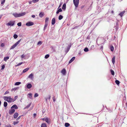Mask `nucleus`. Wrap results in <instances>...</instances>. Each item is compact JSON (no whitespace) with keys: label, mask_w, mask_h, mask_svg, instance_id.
<instances>
[{"label":"nucleus","mask_w":127,"mask_h":127,"mask_svg":"<svg viewBox=\"0 0 127 127\" xmlns=\"http://www.w3.org/2000/svg\"><path fill=\"white\" fill-rule=\"evenodd\" d=\"M26 14V13L24 12L18 14L16 13L13 14V15L15 17H19L24 16Z\"/></svg>","instance_id":"1"},{"label":"nucleus","mask_w":127,"mask_h":127,"mask_svg":"<svg viewBox=\"0 0 127 127\" xmlns=\"http://www.w3.org/2000/svg\"><path fill=\"white\" fill-rule=\"evenodd\" d=\"M21 56L22 59H26L28 58L29 57V56L28 54H27L25 55H21Z\"/></svg>","instance_id":"2"},{"label":"nucleus","mask_w":127,"mask_h":127,"mask_svg":"<svg viewBox=\"0 0 127 127\" xmlns=\"http://www.w3.org/2000/svg\"><path fill=\"white\" fill-rule=\"evenodd\" d=\"M20 40H19L14 44L10 48V49H13L15 48V47L19 43Z\"/></svg>","instance_id":"3"},{"label":"nucleus","mask_w":127,"mask_h":127,"mask_svg":"<svg viewBox=\"0 0 127 127\" xmlns=\"http://www.w3.org/2000/svg\"><path fill=\"white\" fill-rule=\"evenodd\" d=\"M79 2V0H76L75 1H73V3L74 4L75 7L77 8L78 6Z\"/></svg>","instance_id":"4"},{"label":"nucleus","mask_w":127,"mask_h":127,"mask_svg":"<svg viewBox=\"0 0 127 127\" xmlns=\"http://www.w3.org/2000/svg\"><path fill=\"white\" fill-rule=\"evenodd\" d=\"M15 23L14 21H10L7 23L6 24V25L8 26H13Z\"/></svg>","instance_id":"5"},{"label":"nucleus","mask_w":127,"mask_h":127,"mask_svg":"<svg viewBox=\"0 0 127 127\" xmlns=\"http://www.w3.org/2000/svg\"><path fill=\"white\" fill-rule=\"evenodd\" d=\"M15 111L14 109H12L9 110V113L10 115L12 114Z\"/></svg>","instance_id":"6"},{"label":"nucleus","mask_w":127,"mask_h":127,"mask_svg":"<svg viewBox=\"0 0 127 127\" xmlns=\"http://www.w3.org/2000/svg\"><path fill=\"white\" fill-rule=\"evenodd\" d=\"M8 100H7V101L9 102H14L13 100V98H11L10 96H8Z\"/></svg>","instance_id":"7"},{"label":"nucleus","mask_w":127,"mask_h":127,"mask_svg":"<svg viewBox=\"0 0 127 127\" xmlns=\"http://www.w3.org/2000/svg\"><path fill=\"white\" fill-rule=\"evenodd\" d=\"M33 23L31 22H29L27 23L26 24V25L27 26H32L33 25Z\"/></svg>","instance_id":"8"},{"label":"nucleus","mask_w":127,"mask_h":127,"mask_svg":"<svg viewBox=\"0 0 127 127\" xmlns=\"http://www.w3.org/2000/svg\"><path fill=\"white\" fill-rule=\"evenodd\" d=\"M26 85L27 88L29 89H30L32 87V84L30 83H28L26 84Z\"/></svg>","instance_id":"9"},{"label":"nucleus","mask_w":127,"mask_h":127,"mask_svg":"<svg viewBox=\"0 0 127 127\" xmlns=\"http://www.w3.org/2000/svg\"><path fill=\"white\" fill-rule=\"evenodd\" d=\"M14 108L15 109H17L18 108V107L17 106V105L16 104H14L11 107V109H13V108Z\"/></svg>","instance_id":"10"},{"label":"nucleus","mask_w":127,"mask_h":127,"mask_svg":"<svg viewBox=\"0 0 127 127\" xmlns=\"http://www.w3.org/2000/svg\"><path fill=\"white\" fill-rule=\"evenodd\" d=\"M66 72V71L65 69H63L61 72L64 75H65Z\"/></svg>","instance_id":"11"},{"label":"nucleus","mask_w":127,"mask_h":127,"mask_svg":"<svg viewBox=\"0 0 127 127\" xmlns=\"http://www.w3.org/2000/svg\"><path fill=\"white\" fill-rule=\"evenodd\" d=\"M75 57H73L69 62V63L70 64L72 63L75 59Z\"/></svg>","instance_id":"12"},{"label":"nucleus","mask_w":127,"mask_h":127,"mask_svg":"<svg viewBox=\"0 0 127 127\" xmlns=\"http://www.w3.org/2000/svg\"><path fill=\"white\" fill-rule=\"evenodd\" d=\"M55 23V18L52 19V25H54Z\"/></svg>","instance_id":"13"},{"label":"nucleus","mask_w":127,"mask_h":127,"mask_svg":"<svg viewBox=\"0 0 127 127\" xmlns=\"http://www.w3.org/2000/svg\"><path fill=\"white\" fill-rule=\"evenodd\" d=\"M125 12V11H122L121 13H120L119 14V15H120L121 17H122V16H123V15L124 14V13Z\"/></svg>","instance_id":"14"},{"label":"nucleus","mask_w":127,"mask_h":127,"mask_svg":"<svg viewBox=\"0 0 127 127\" xmlns=\"http://www.w3.org/2000/svg\"><path fill=\"white\" fill-rule=\"evenodd\" d=\"M33 75L32 73H31L29 76L28 78H30L31 79H33Z\"/></svg>","instance_id":"15"},{"label":"nucleus","mask_w":127,"mask_h":127,"mask_svg":"<svg viewBox=\"0 0 127 127\" xmlns=\"http://www.w3.org/2000/svg\"><path fill=\"white\" fill-rule=\"evenodd\" d=\"M58 10H57V11L56 12V14H59L60 12H61L62 11V9L61 8H58Z\"/></svg>","instance_id":"16"},{"label":"nucleus","mask_w":127,"mask_h":127,"mask_svg":"<svg viewBox=\"0 0 127 127\" xmlns=\"http://www.w3.org/2000/svg\"><path fill=\"white\" fill-rule=\"evenodd\" d=\"M44 15V13L43 12H41L39 14V16L41 18L43 17Z\"/></svg>","instance_id":"17"},{"label":"nucleus","mask_w":127,"mask_h":127,"mask_svg":"<svg viewBox=\"0 0 127 127\" xmlns=\"http://www.w3.org/2000/svg\"><path fill=\"white\" fill-rule=\"evenodd\" d=\"M66 8V5L65 3H64L62 7V9L64 10H65Z\"/></svg>","instance_id":"18"},{"label":"nucleus","mask_w":127,"mask_h":127,"mask_svg":"<svg viewBox=\"0 0 127 127\" xmlns=\"http://www.w3.org/2000/svg\"><path fill=\"white\" fill-rule=\"evenodd\" d=\"M18 115V114L17 113H15L14 114V118H16Z\"/></svg>","instance_id":"19"},{"label":"nucleus","mask_w":127,"mask_h":127,"mask_svg":"<svg viewBox=\"0 0 127 127\" xmlns=\"http://www.w3.org/2000/svg\"><path fill=\"white\" fill-rule=\"evenodd\" d=\"M112 62L113 64H114L115 63V57L114 56L112 59Z\"/></svg>","instance_id":"20"},{"label":"nucleus","mask_w":127,"mask_h":127,"mask_svg":"<svg viewBox=\"0 0 127 127\" xmlns=\"http://www.w3.org/2000/svg\"><path fill=\"white\" fill-rule=\"evenodd\" d=\"M29 69V68H27L24 69L23 72V73L26 72V71H27Z\"/></svg>","instance_id":"21"},{"label":"nucleus","mask_w":127,"mask_h":127,"mask_svg":"<svg viewBox=\"0 0 127 127\" xmlns=\"http://www.w3.org/2000/svg\"><path fill=\"white\" fill-rule=\"evenodd\" d=\"M41 127H47L46 124L45 123L42 124L41 125Z\"/></svg>","instance_id":"22"},{"label":"nucleus","mask_w":127,"mask_h":127,"mask_svg":"<svg viewBox=\"0 0 127 127\" xmlns=\"http://www.w3.org/2000/svg\"><path fill=\"white\" fill-rule=\"evenodd\" d=\"M8 96H4L3 97V98L6 101H7V100H8Z\"/></svg>","instance_id":"23"},{"label":"nucleus","mask_w":127,"mask_h":127,"mask_svg":"<svg viewBox=\"0 0 127 127\" xmlns=\"http://www.w3.org/2000/svg\"><path fill=\"white\" fill-rule=\"evenodd\" d=\"M70 126V124L67 123H66L65 124V126L66 127H67Z\"/></svg>","instance_id":"24"},{"label":"nucleus","mask_w":127,"mask_h":127,"mask_svg":"<svg viewBox=\"0 0 127 127\" xmlns=\"http://www.w3.org/2000/svg\"><path fill=\"white\" fill-rule=\"evenodd\" d=\"M31 103H30L28 105H27V106L24 108V109H26L27 108H28L30 107V106L31 105Z\"/></svg>","instance_id":"25"},{"label":"nucleus","mask_w":127,"mask_h":127,"mask_svg":"<svg viewBox=\"0 0 127 127\" xmlns=\"http://www.w3.org/2000/svg\"><path fill=\"white\" fill-rule=\"evenodd\" d=\"M9 59V57L7 56L6 57H5L4 58V60L5 61H6Z\"/></svg>","instance_id":"26"},{"label":"nucleus","mask_w":127,"mask_h":127,"mask_svg":"<svg viewBox=\"0 0 127 127\" xmlns=\"http://www.w3.org/2000/svg\"><path fill=\"white\" fill-rule=\"evenodd\" d=\"M7 105V102L4 101V106L5 107H6Z\"/></svg>","instance_id":"27"},{"label":"nucleus","mask_w":127,"mask_h":127,"mask_svg":"<svg viewBox=\"0 0 127 127\" xmlns=\"http://www.w3.org/2000/svg\"><path fill=\"white\" fill-rule=\"evenodd\" d=\"M43 120L45 121L46 122L48 123L49 121L48 119L47 118H46L45 119H43Z\"/></svg>","instance_id":"28"},{"label":"nucleus","mask_w":127,"mask_h":127,"mask_svg":"<svg viewBox=\"0 0 127 127\" xmlns=\"http://www.w3.org/2000/svg\"><path fill=\"white\" fill-rule=\"evenodd\" d=\"M89 51V50L87 47L85 48L84 49V51L85 52H88Z\"/></svg>","instance_id":"29"},{"label":"nucleus","mask_w":127,"mask_h":127,"mask_svg":"<svg viewBox=\"0 0 127 127\" xmlns=\"http://www.w3.org/2000/svg\"><path fill=\"white\" fill-rule=\"evenodd\" d=\"M21 84V82H17L15 84V85H18Z\"/></svg>","instance_id":"30"},{"label":"nucleus","mask_w":127,"mask_h":127,"mask_svg":"<svg viewBox=\"0 0 127 127\" xmlns=\"http://www.w3.org/2000/svg\"><path fill=\"white\" fill-rule=\"evenodd\" d=\"M110 50L112 51H114V47L112 46H111L110 47Z\"/></svg>","instance_id":"31"},{"label":"nucleus","mask_w":127,"mask_h":127,"mask_svg":"<svg viewBox=\"0 0 127 127\" xmlns=\"http://www.w3.org/2000/svg\"><path fill=\"white\" fill-rule=\"evenodd\" d=\"M111 72V74L113 75H114L115 73L114 71L112 70H110Z\"/></svg>","instance_id":"32"},{"label":"nucleus","mask_w":127,"mask_h":127,"mask_svg":"<svg viewBox=\"0 0 127 127\" xmlns=\"http://www.w3.org/2000/svg\"><path fill=\"white\" fill-rule=\"evenodd\" d=\"M63 18V16L62 15H60L59 16V20H61Z\"/></svg>","instance_id":"33"},{"label":"nucleus","mask_w":127,"mask_h":127,"mask_svg":"<svg viewBox=\"0 0 127 127\" xmlns=\"http://www.w3.org/2000/svg\"><path fill=\"white\" fill-rule=\"evenodd\" d=\"M48 25V23H45V25H44V30L45 29V28L47 27Z\"/></svg>","instance_id":"34"},{"label":"nucleus","mask_w":127,"mask_h":127,"mask_svg":"<svg viewBox=\"0 0 127 127\" xmlns=\"http://www.w3.org/2000/svg\"><path fill=\"white\" fill-rule=\"evenodd\" d=\"M49 19L48 18H46L45 19V23H47L48 22Z\"/></svg>","instance_id":"35"},{"label":"nucleus","mask_w":127,"mask_h":127,"mask_svg":"<svg viewBox=\"0 0 127 127\" xmlns=\"http://www.w3.org/2000/svg\"><path fill=\"white\" fill-rule=\"evenodd\" d=\"M115 83L116 84H117V85H118L120 83V82L118 80H116L115 81Z\"/></svg>","instance_id":"36"},{"label":"nucleus","mask_w":127,"mask_h":127,"mask_svg":"<svg viewBox=\"0 0 127 127\" xmlns=\"http://www.w3.org/2000/svg\"><path fill=\"white\" fill-rule=\"evenodd\" d=\"M5 1V0H1V4L2 5H3L4 4V3Z\"/></svg>","instance_id":"37"},{"label":"nucleus","mask_w":127,"mask_h":127,"mask_svg":"<svg viewBox=\"0 0 127 127\" xmlns=\"http://www.w3.org/2000/svg\"><path fill=\"white\" fill-rule=\"evenodd\" d=\"M39 0H33L32 2L33 3H35L38 2Z\"/></svg>","instance_id":"38"},{"label":"nucleus","mask_w":127,"mask_h":127,"mask_svg":"<svg viewBox=\"0 0 127 127\" xmlns=\"http://www.w3.org/2000/svg\"><path fill=\"white\" fill-rule=\"evenodd\" d=\"M19 123L18 121H17L16 122H14L13 123V124L14 125H15L17 124H18Z\"/></svg>","instance_id":"39"},{"label":"nucleus","mask_w":127,"mask_h":127,"mask_svg":"<svg viewBox=\"0 0 127 127\" xmlns=\"http://www.w3.org/2000/svg\"><path fill=\"white\" fill-rule=\"evenodd\" d=\"M42 44V42L41 41H40L38 42V43H37V45H40L41 44Z\"/></svg>","instance_id":"40"},{"label":"nucleus","mask_w":127,"mask_h":127,"mask_svg":"<svg viewBox=\"0 0 127 127\" xmlns=\"http://www.w3.org/2000/svg\"><path fill=\"white\" fill-rule=\"evenodd\" d=\"M23 63V62L20 63H19L18 64H17L15 66H19L21 65Z\"/></svg>","instance_id":"41"},{"label":"nucleus","mask_w":127,"mask_h":127,"mask_svg":"<svg viewBox=\"0 0 127 127\" xmlns=\"http://www.w3.org/2000/svg\"><path fill=\"white\" fill-rule=\"evenodd\" d=\"M19 88H15L14 89H13L12 90V91H15Z\"/></svg>","instance_id":"42"},{"label":"nucleus","mask_w":127,"mask_h":127,"mask_svg":"<svg viewBox=\"0 0 127 127\" xmlns=\"http://www.w3.org/2000/svg\"><path fill=\"white\" fill-rule=\"evenodd\" d=\"M49 55L47 54L45 56V58L46 59H47L49 57Z\"/></svg>","instance_id":"43"},{"label":"nucleus","mask_w":127,"mask_h":127,"mask_svg":"<svg viewBox=\"0 0 127 127\" xmlns=\"http://www.w3.org/2000/svg\"><path fill=\"white\" fill-rule=\"evenodd\" d=\"M28 95H29V98H31L32 97V94L31 93H30L28 94Z\"/></svg>","instance_id":"44"},{"label":"nucleus","mask_w":127,"mask_h":127,"mask_svg":"<svg viewBox=\"0 0 127 127\" xmlns=\"http://www.w3.org/2000/svg\"><path fill=\"white\" fill-rule=\"evenodd\" d=\"M17 98H18V96H15L14 99H13V100H14V102L16 99Z\"/></svg>","instance_id":"45"},{"label":"nucleus","mask_w":127,"mask_h":127,"mask_svg":"<svg viewBox=\"0 0 127 127\" xmlns=\"http://www.w3.org/2000/svg\"><path fill=\"white\" fill-rule=\"evenodd\" d=\"M13 37L15 38L16 39L17 38L18 36L16 34H15L14 35Z\"/></svg>","instance_id":"46"},{"label":"nucleus","mask_w":127,"mask_h":127,"mask_svg":"<svg viewBox=\"0 0 127 127\" xmlns=\"http://www.w3.org/2000/svg\"><path fill=\"white\" fill-rule=\"evenodd\" d=\"M38 95L37 93H35L34 96V97H35L38 96Z\"/></svg>","instance_id":"47"},{"label":"nucleus","mask_w":127,"mask_h":127,"mask_svg":"<svg viewBox=\"0 0 127 127\" xmlns=\"http://www.w3.org/2000/svg\"><path fill=\"white\" fill-rule=\"evenodd\" d=\"M17 25L19 26H21V22L19 23H17Z\"/></svg>","instance_id":"48"},{"label":"nucleus","mask_w":127,"mask_h":127,"mask_svg":"<svg viewBox=\"0 0 127 127\" xmlns=\"http://www.w3.org/2000/svg\"><path fill=\"white\" fill-rule=\"evenodd\" d=\"M5 66L4 65H2L1 66V69L2 70L4 68H5Z\"/></svg>","instance_id":"49"},{"label":"nucleus","mask_w":127,"mask_h":127,"mask_svg":"<svg viewBox=\"0 0 127 127\" xmlns=\"http://www.w3.org/2000/svg\"><path fill=\"white\" fill-rule=\"evenodd\" d=\"M5 127H11L10 125L9 124V125H6L5 126Z\"/></svg>","instance_id":"50"},{"label":"nucleus","mask_w":127,"mask_h":127,"mask_svg":"<svg viewBox=\"0 0 127 127\" xmlns=\"http://www.w3.org/2000/svg\"><path fill=\"white\" fill-rule=\"evenodd\" d=\"M0 46L1 47H3L4 46V43H1V44Z\"/></svg>","instance_id":"51"},{"label":"nucleus","mask_w":127,"mask_h":127,"mask_svg":"<svg viewBox=\"0 0 127 127\" xmlns=\"http://www.w3.org/2000/svg\"><path fill=\"white\" fill-rule=\"evenodd\" d=\"M9 93V92L8 91H6L5 92V93L4 94V95H5V94H8Z\"/></svg>","instance_id":"52"},{"label":"nucleus","mask_w":127,"mask_h":127,"mask_svg":"<svg viewBox=\"0 0 127 127\" xmlns=\"http://www.w3.org/2000/svg\"><path fill=\"white\" fill-rule=\"evenodd\" d=\"M53 100L54 102H55V101L56 99L55 97H53Z\"/></svg>","instance_id":"53"},{"label":"nucleus","mask_w":127,"mask_h":127,"mask_svg":"<svg viewBox=\"0 0 127 127\" xmlns=\"http://www.w3.org/2000/svg\"><path fill=\"white\" fill-rule=\"evenodd\" d=\"M62 4L61 3H60V5L59 6V7H58V8H60L61 7V6L62 5Z\"/></svg>","instance_id":"54"},{"label":"nucleus","mask_w":127,"mask_h":127,"mask_svg":"<svg viewBox=\"0 0 127 127\" xmlns=\"http://www.w3.org/2000/svg\"><path fill=\"white\" fill-rule=\"evenodd\" d=\"M100 49H101V50H102L103 49V46H100Z\"/></svg>","instance_id":"55"},{"label":"nucleus","mask_w":127,"mask_h":127,"mask_svg":"<svg viewBox=\"0 0 127 127\" xmlns=\"http://www.w3.org/2000/svg\"><path fill=\"white\" fill-rule=\"evenodd\" d=\"M32 17L33 18H34L35 17V16L34 15H32Z\"/></svg>","instance_id":"56"},{"label":"nucleus","mask_w":127,"mask_h":127,"mask_svg":"<svg viewBox=\"0 0 127 127\" xmlns=\"http://www.w3.org/2000/svg\"><path fill=\"white\" fill-rule=\"evenodd\" d=\"M36 116V114L35 113H34L33 114V116L34 117H35Z\"/></svg>","instance_id":"57"},{"label":"nucleus","mask_w":127,"mask_h":127,"mask_svg":"<svg viewBox=\"0 0 127 127\" xmlns=\"http://www.w3.org/2000/svg\"><path fill=\"white\" fill-rule=\"evenodd\" d=\"M20 116L19 117L17 118V120H18L19 119H20Z\"/></svg>","instance_id":"58"},{"label":"nucleus","mask_w":127,"mask_h":127,"mask_svg":"<svg viewBox=\"0 0 127 127\" xmlns=\"http://www.w3.org/2000/svg\"><path fill=\"white\" fill-rule=\"evenodd\" d=\"M48 99L49 100H50V96H49L48 98Z\"/></svg>","instance_id":"59"},{"label":"nucleus","mask_w":127,"mask_h":127,"mask_svg":"<svg viewBox=\"0 0 127 127\" xmlns=\"http://www.w3.org/2000/svg\"><path fill=\"white\" fill-rule=\"evenodd\" d=\"M70 48H68V49H67V52H66V53H67L68 51H69V49Z\"/></svg>","instance_id":"60"},{"label":"nucleus","mask_w":127,"mask_h":127,"mask_svg":"<svg viewBox=\"0 0 127 127\" xmlns=\"http://www.w3.org/2000/svg\"><path fill=\"white\" fill-rule=\"evenodd\" d=\"M111 13L112 14H113L114 13V11H112L111 12Z\"/></svg>","instance_id":"61"},{"label":"nucleus","mask_w":127,"mask_h":127,"mask_svg":"<svg viewBox=\"0 0 127 127\" xmlns=\"http://www.w3.org/2000/svg\"><path fill=\"white\" fill-rule=\"evenodd\" d=\"M84 7V6H81V8L82 9Z\"/></svg>","instance_id":"62"},{"label":"nucleus","mask_w":127,"mask_h":127,"mask_svg":"<svg viewBox=\"0 0 127 127\" xmlns=\"http://www.w3.org/2000/svg\"><path fill=\"white\" fill-rule=\"evenodd\" d=\"M81 54V52H79V53L78 54L80 55Z\"/></svg>","instance_id":"63"},{"label":"nucleus","mask_w":127,"mask_h":127,"mask_svg":"<svg viewBox=\"0 0 127 127\" xmlns=\"http://www.w3.org/2000/svg\"><path fill=\"white\" fill-rule=\"evenodd\" d=\"M94 47V46L93 45H92V46H91V47L92 48H93V47Z\"/></svg>","instance_id":"64"}]
</instances>
